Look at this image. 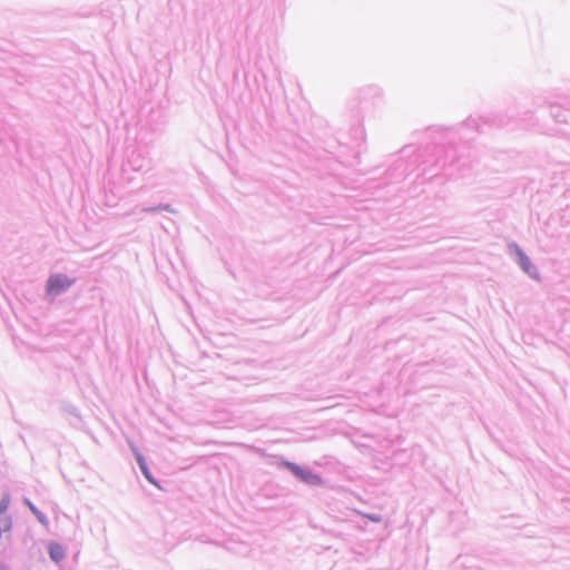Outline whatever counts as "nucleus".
I'll list each match as a JSON object with an SVG mask.
<instances>
[{
  "label": "nucleus",
  "mask_w": 570,
  "mask_h": 570,
  "mask_svg": "<svg viewBox=\"0 0 570 570\" xmlns=\"http://www.w3.org/2000/svg\"><path fill=\"white\" fill-rule=\"evenodd\" d=\"M138 463H139V468L141 470V472L144 473V475L146 476V479L151 482V483H155L154 479L151 478V474L148 470V466L144 460L142 456H138Z\"/></svg>",
  "instance_id": "obj_5"
},
{
  "label": "nucleus",
  "mask_w": 570,
  "mask_h": 570,
  "mask_svg": "<svg viewBox=\"0 0 570 570\" xmlns=\"http://www.w3.org/2000/svg\"><path fill=\"white\" fill-rule=\"evenodd\" d=\"M49 554L52 561L60 562L65 558V549L58 542H50L48 546Z\"/></svg>",
  "instance_id": "obj_4"
},
{
  "label": "nucleus",
  "mask_w": 570,
  "mask_h": 570,
  "mask_svg": "<svg viewBox=\"0 0 570 570\" xmlns=\"http://www.w3.org/2000/svg\"><path fill=\"white\" fill-rule=\"evenodd\" d=\"M289 468L292 470V472L298 476L299 479H302L303 481L305 482H308V483H312V484H318L321 483V479L320 476L315 475V474H312L305 470H303L301 466L296 465V464H289Z\"/></svg>",
  "instance_id": "obj_2"
},
{
  "label": "nucleus",
  "mask_w": 570,
  "mask_h": 570,
  "mask_svg": "<svg viewBox=\"0 0 570 570\" xmlns=\"http://www.w3.org/2000/svg\"><path fill=\"white\" fill-rule=\"evenodd\" d=\"M32 511L33 513L37 515L38 520L42 523V524H47V519L42 515V513H40L39 511H37L35 508H32Z\"/></svg>",
  "instance_id": "obj_6"
},
{
  "label": "nucleus",
  "mask_w": 570,
  "mask_h": 570,
  "mask_svg": "<svg viewBox=\"0 0 570 570\" xmlns=\"http://www.w3.org/2000/svg\"><path fill=\"white\" fill-rule=\"evenodd\" d=\"M72 279L68 278L66 275L57 274L49 277L47 282V293L48 294H59L66 291L71 284Z\"/></svg>",
  "instance_id": "obj_1"
},
{
  "label": "nucleus",
  "mask_w": 570,
  "mask_h": 570,
  "mask_svg": "<svg viewBox=\"0 0 570 570\" xmlns=\"http://www.w3.org/2000/svg\"><path fill=\"white\" fill-rule=\"evenodd\" d=\"M515 254L519 258V264L522 267V269L525 273L535 276V268L532 266L529 257L519 248L515 249Z\"/></svg>",
  "instance_id": "obj_3"
}]
</instances>
